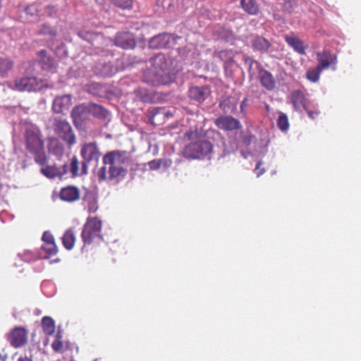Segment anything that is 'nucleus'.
<instances>
[{"label":"nucleus","mask_w":361,"mask_h":361,"mask_svg":"<svg viewBox=\"0 0 361 361\" xmlns=\"http://www.w3.org/2000/svg\"><path fill=\"white\" fill-rule=\"evenodd\" d=\"M247 99L245 98L244 99L241 103H240V110H241V112H243L244 111V109L247 107Z\"/></svg>","instance_id":"49530a36"},{"label":"nucleus","mask_w":361,"mask_h":361,"mask_svg":"<svg viewBox=\"0 0 361 361\" xmlns=\"http://www.w3.org/2000/svg\"><path fill=\"white\" fill-rule=\"evenodd\" d=\"M61 336L57 335L56 339L52 343V349L57 353H63L65 350L63 343L60 340Z\"/></svg>","instance_id":"79ce46f5"},{"label":"nucleus","mask_w":361,"mask_h":361,"mask_svg":"<svg viewBox=\"0 0 361 361\" xmlns=\"http://www.w3.org/2000/svg\"><path fill=\"white\" fill-rule=\"evenodd\" d=\"M114 44L124 49H133L136 45L134 35L130 32L118 33L114 39Z\"/></svg>","instance_id":"4468645a"},{"label":"nucleus","mask_w":361,"mask_h":361,"mask_svg":"<svg viewBox=\"0 0 361 361\" xmlns=\"http://www.w3.org/2000/svg\"><path fill=\"white\" fill-rule=\"evenodd\" d=\"M28 331L23 327H16L7 334V340L15 348L23 346L27 342Z\"/></svg>","instance_id":"9d476101"},{"label":"nucleus","mask_w":361,"mask_h":361,"mask_svg":"<svg viewBox=\"0 0 361 361\" xmlns=\"http://www.w3.org/2000/svg\"><path fill=\"white\" fill-rule=\"evenodd\" d=\"M82 167H83V169L85 170V167H86L85 162H82Z\"/></svg>","instance_id":"8fccbe9b"},{"label":"nucleus","mask_w":361,"mask_h":361,"mask_svg":"<svg viewBox=\"0 0 361 361\" xmlns=\"http://www.w3.org/2000/svg\"><path fill=\"white\" fill-rule=\"evenodd\" d=\"M306 111L307 112L309 117L312 119L315 118L319 114V112L317 111H310V110H307V109Z\"/></svg>","instance_id":"a18cd8bd"},{"label":"nucleus","mask_w":361,"mask_h":361,"mask_svg":"<svg viewBox=\"0 0 361 361\" xmlns=\"http://www.w3.org/2000/svg\"><path fill=\"white\" fill-rule=\"evenodd\" d=\"M98 206L97 204L96 201H92L90 202L88 205V211L89 212L94 213L97 210Z\"/></svg>","instance_id":"37998d69"},{"label":"nucleus","mask_w":361,"mask_h":361,"mask_svg":"<svg viewBox=\"0 0 361 361\" xmlns=\"http://www.w3.org/2000/svg\"><path fill=\"white\" fill-rule=\"evenodd\" d=\"M170 42V36L168 34H160L154 36L149 41V46L152 49L166 48Z\"/></svg>","instance_id":"a878e982"},{"label":"nucleus","mask_w":361,"mask_h":361,"mask_svg":"<svg viewBox=\"0 0 361 361\" xmlns=\"http://www.w3.org/2000/svg\"><path fill=\"white\" fill-rule=\"evenodd\" d=\"M214 123L224 131L237 130L243 127L240 121L231 116H221L215 120Z\"/></svg>","instance_id":"9b49d317"},{"label":"nucleus","mask_w":361,"mask_h":361,"mask_svg":"<svg viewBox=\"0 0 361 361\" xmlns=\"http://www.w3.org/2000/svg\"><path fill=\"white\" fill-rule=\"evenodd\" d=\"M135 93L137 97L143 102H149L150 101V97L146 90L137 88L135 90Z\"/></svg>","instance_id":"a19ab883"},{"label":"nucleus","mask_w":361,"mask_h":361,"mask_svg":"<svg viewBox=\"0 0 361 361\" xmlns=\"http://www.w3.org/2000/svg\"><path fill=\"white\" fill-rule=\"evenodd\" d=\"M116 7L123 10H130L133 8V0H110Z\"/></svg>","instance_id":"4c0bfd02"},{"label":"nucleus","mask_w":361,"mask_h":361,"mask_svg":"<svg viewBox=\"0 0 361 361\" xmlns=\"http://www.w3.org/2000/svg\"><path fill=\"white\" fill-rule=\"evenodd\" d=\"M46 80L39 79L35 76H24L15 80L14 88L18 91L36 92L49 87Z\"/></svg>","instance_id":"6e6552de"},{"label":"nucleus","mask_w":361,"mask_h":361,"mask_svg":"<svg viewBox=\"0 0 361 361\" xmlns=\"http://www.w3.org/2000/svg\"><path fill=\"white\" fill-rule=\"evenodd\" d=\"M291 103L295 111H302V110H307L308 104V99L305 96V94L299 90H296L291 93Z\"/></svg>","instance_id":"6ab92c4d"},{"label":"nucleus","mask_w":361,"mask_h":361,"mask_svg":"<svg viewBox=\"0 0 361 361\" xmlns=\"http://www.w3.org/2000/svg\"><path fill=\"white\" fill-rule=\"evenodd\" d=\"M102 161L104 166L97 173L100 181L109 180L118 183L124 179L128 172L127 164L130 161L126 152H109L104 155Z\"/></svg>","instance_id":"f257e3e1"},{"label":"nucleus","mask_w":361,"mask_h":361,"mask_svg":"<svg viewBox=\"0 0 361 361\" xmlns=\"http://www.w3.org/2000/svg\"><path fill=\"white\" fill-rule=\"evenodd\" d=\"M252 47L256 51L265 53L269 49L271 43L264 37L257 35L252 39Z\"/></svg>","instance_id":"bb28decb"},{"label":"nucleus","mask_w":361,"mask_h":361,"mask_svg":"<svg viewBox=\"0 0 361 361\" xmlns=\"http://www.w3.org/2000/svg\"><path fill=\"white\" fill-rule=\"evenodd\" d=\"M322 71L323 69H322L319 66H317L314 68H311L307 71L306 78L312 82H317L319 80Z\"/></svg>","instance_id":"c9c22d12"},{"label":"nucleus","mask_w":361,"mask_h":361,"mask_svg":"<svg viewBox=\"0 0 361 361\" xmlns=\"http://www.w3.org/2000/svg\"><path fill=\"white\" fill-rule=\"evenodd\" d=\"M277 126L282 131H286L289 128V122L287 116L281 113L277 120Z\"/></svg>","instance_id":"58836bf2"},{"label":"nucleus","mask_w":361,"mask_h":361,"mask_svg":"<svg viewBox=\"0 0 361 361\" xmlns=\"http://www.w3.org/2000/svg\"><path fill=\"white\" fill-rule=\"evenodd\" d=\"M317 61L322 69H327L337 63V56L329 50H323L317 53Z\"/></svg>","instance_id":"a211bd4d"},{"label":"nucleus","mask_w":361,"mask_h":361,"mask_svg":"<svg viewBox=\"0 0 361 361\" xmlns=\"http://www.w3.org/2000/svg\"><path fill=\"white\" fill-rule=\"evenodd\" d=\"M25 144L27 150L34 156L36 163L44 166L47 162V157L44 151V142L39 128L29 127L24 133Z\"/></svg>","instance_id":"7ed1b4c3"},{"label":"nucleus","mask_w":361,"mask_h":361,"mask_svg":"<svg viewBox=\"0 0 361 361\" xmlns=\"http://www.w3.org/2000/svg\"><path fill=\"white\" fill-rule=\"evenodd\" d=\"M38 56L44 69H51L55 66L54 59L48 56L47 51L41 50L38 53Z\"/></svg>","instance_id":"c756f323"},{"label":"nucleus","mask_w":361,"mask_h":361,"mask_svg":"<svg viewBox=\"0 0 361 361\" xmlns=\"http://www.w3.org/2000/svg\"><path fill=\"white\" fill-rule=\"evenodd\" d=\"M168 161H169V164H171V161H168L166 159H154L152 161H149L147 164L151 170H157L161 167L162 164H164V166H167L169 164Z\"/></svg>","instance_id":"ea45409f"},{"label":"nucleus","mask_w":361,"mask_h":361,"mask_svg":"<svg viewBox=\"0 0 361 361\" xmlns=\"http://www.w3.org/2000/svg\"><path fill=\"white\" fill-rule=\"evenodd\" d=\"M190 142L183 150L184 157L191 159H211L214 153L212 143L202 135L197 129H190L185 133Z\"/></svg>","instance_id":"f03ea898"},{"label":"nucleus","mask_w":361,"mask_h":361,"mask_svg":"<svg viewBox=\"0 0 361 361\" xmlns=\"http://www.w3.org/2000/svg\"><path fill=\"white\" fill-rule=\"evenodd\" d=\"M47 9L48 10V13L49 15H51L53 12H54V6L49 5L47 7Z\"/></svg>","instance_id":"de8ad7c7"},{"label":"nucleus","mask_w":361,"mask_h":361,"mask_svg":"<svg viewBox=\"0 0 361 361\" xmlns=\"http://www.w3.org/2000/svg\"><path fill=\"white\" fill-rule=\"evenodd\" d=\"M152 62L154 63V68L157 71V76H161L162 73H167L171 78V82L173 80V75L171 70L167 67L166 59L164 55L158 54L154 58L151 59Z\"/></svg>","instance_id":"412c9836"},{"label":"nucleus","mask_w":361,"mask_h":361,"mask_svg":"<svg viewBox=\"0 0 361 361\" xmlns=\"http://www.w3.org/2000/svg\"><path fill=\"white\" fill-rule=\"evenodd\" d=\"M250 62L248 73L250 78H252L255 74V70L258 71L259 79L262 85L267 90H273L276 86V81L273 75L268 71L264 69L259 63L251 59H247L246 62Z\"/></svg>","instance_id":"0eeeda50"},{"label":"nucleus","mask_w":361,"mask_h":361,"mask_svg":"<svg viewBox=\"0 0 361 361\" xmlns=\"http://www.w3.org/2000/svg\"><path fill=\"white\" fill-rule=\"evenodd\" d=\"M72 104V97L71 94H64L55 97L52 104V109L56 113H62L69 109Z\"/></svg>","instance_id":"aec40b11"},{"label":"nucleus","mask_w":361,"mask_h":361,"mask_svg":"<svg viewBox=\"0 0 361 361\" xmlns=\"http://www.w3.org/2000/svg\"><path fill=\"white\" fill-rule=\"evenodd\" d=\"M142 80L152 85H167L171 82V78L167 73H162L161 76H157V71L154 68V63L151 68L144 72Z\"/></svg>","instance_id":"1a4fd4ad"},{"label":"nucleus","mask_w":361,"mask_h":361,"mask_svg":"<svg viewBox=\"0 0 361 361\" xmlns=\"http://www.w3.org/2000/svg\"><path fill=\"white\" fill-rule=\"evenodd\" d=\"M90 114L89 106L84 104L76 106L71 111V118L75 126L80 124Z\"/></svg>","instance_id":"5701e85b"},{"label":"nucleus","mask_w":361,"mask_h":361,"mask_svg":"<svg viewBox=\"0 0 361 361\" xmlns=\"http://www.w3.org/2000/svg\"><path fill=\"white\" fill-rule=\"evenodd\" d=\"M60 199L68 202H75L80 198L79 189L73 185H68L61 189Z\"/></svg>","instance_id":"4be33fe9"},{"label":"nucleus","mask_w":361,"mask_h":361,"mask_svg":"<svg viewBox=\"0 0 361 361\" xmlns=\"http://www.w3.org/2000/svg\"><path fill=\"white\" fill-rule=\"evenodd\" d=\"M42 240L43 244L41 249L45 254L44 258L48 259L58 253V247L55 243L54 237L49 231L44 232Z\"/></svg>","instance_id":"f8f14e48"},{"label":"nucleus","mask_w":361,"mask_h":361,"mask_svg":"<svg viewBox=\"0 0 361 361\" xmlns=\"http://www.w3.org/2000/svg\"><path fill=\"white\" fill-rule=\"evenodd\" d=\"M285 40L296 52L300 54H305L308 46L300 38L295 36H286Z\"/></svg>","instance_id":"393cba45"},{"label":"nucleus","mask_w":361,"mask_h":361,"mask_svg":"<svg viewBox=\"0 0 361 361\" xmlns=\"http://www.w3.org/2000/svg\"><path fill=\"white\" fill-rule=\"evenodd\" d=\"M259 166H260V163H257V165H256L255 169H259Z\"/></svg>","instance_id":"3c124183"},{"label":"nucleus","mask_w":361,"mask_h":361,"mask_svg":"<svg viewBox=\"0 0 361 361\" xmlns=\"http://www.w3.org/2000/svg\"><path fill=\"white\" fill-rule=\"evenodd\" d=\"M102 223L98 217L87 218L81 233L83 241L82 252L97 248L104 242L102 232Z\"/></svg>","instance_id":"20e7f679"},{"label":"nucleus","mask_w":361,"mask_h":361,"mask_svg":"<svg viewBox=\"0 0 361 361\" xmlns=\"http://www.w3.org/2000/svg\"><path fill=\"white\" fill-rule=\"evenodd\" d=\"M79 161L78 158L74 156L70 160V163H65L63 169H60L55 166H46L40 170L41 173L47 178H53L57 176H63L68 173H71L72 177L78 175Z\"/></svg>","instance_id":"39448f33"},{"label":"nucleus","mask_w":361,"mask_h":361,"mask_svg":"<svg viewBox=\"0 0 361 361\" xmlns=\"http://www.w3.org/2000/svg\"><path fill=\"white\" fill-rule=\"evenodd\" d=\"M36 34L38 35H44L54 37L57 35V31L49 23H43L39 26L38 30L36 31Z\"/></svg>","instance_id":"f704fd0d"},{"label":"nucleus","mask_w":361,"mask_h":361,"mask_svg":"<svg viewBox=\"0 0 361 361\" xmlns=\"http://www.w3.org/2000/svg\"><path fill=\"white\" fill-rule=\"evenodd\" d=\"M78 35L82 39L91 43L96 49L100 48L99 46L95 43L96 42H99L105 41V38L103 35L85 30H79L78 32Z\"/></svg>","instance_id":"b1692460"},{"label":"nucleus","mask_w":361,"mask_h":361,"mask_svg":"<svg viewBox=\"0 0 361 361\" xmlns=\"http://www.w3.org/2000/svg\"><path fill=\"white\" fill-rule=\"evenodd\" d=\"M61 240L63 247L66 250H72L76 241V236L73 229L69 228L66 230L61 238Z\"/></svg>","instance_id":"cd10ccee"},{"label":"nucleus","mask_w":361,"mask_h":361,"mask_svg":"<svg viewBox=\"0 0 361 361\" xmlns=\"http://www.w3.org/2000/svg\"><path fill=\"white\" fill-rule=\"evenodd\" d=\"M42 327L44 334L51 336L55 332V322L50 317H44L42 319Z\"/></svg>","instance_id":"72a5a7b5"},{"label":"nucleus","mask_w":361,"mask_h":361,"mask_svg":"<svg viewBox=\"0 0 361 361\" xmlns=\"http://www.w3.org/2000/svg\"><path fill=\"white\" fill-rule=\"evenodd\" d=\"M80 153L86 162L98 160L101 155L96 142L84 143L81 147Z\"/></svg>","instance_id":"dca6fc26"},{"label":"nucleus","mask_w":361,"mask_h":361,"mask_svg":"<svg viewBox=\"0 0 361 361\" xmlns=\"http://www.w3.org/2000/svg\"><path fill=\"white\" fill-rule=\"evenodd\" d=\"M210 94L211 90L208 85L191 87L188 92V97L199 104L203 103Z\"/></svg>","instance_id":"2eb2a0df"},{"label":"nucleus","mask_w":361,"mask_h":361,"mask_svg":"<svg viewBox=\"0 0 361 361\" xmlns=\"http://www.w3.org/2000/svg\"><path fill=\"white\" fill-rule=\"evenodd\" d=\"M42 16V5L39 3H34L26 6L21 13V18L29 23H37Z\"/></svg>","instance_id":"ddd939ff"},{"label":"nucleus","mask_w":361,"mask_h":361,"mask_svg":"<svg viewBox=\"0 0 361 361\" xmlns=\"http://www.w3.org/2000/svg\"><path fill=\"white\" fill-rule=\"evenodd\" d=\"M90 113L98 118H105L107 116V111L100 105L95 104L89 106Z\"/></svg>","instance_id":"e433bc0d"},{"label":"nucleus","mask_w":361,"mask_h":361,"mask_svg":"<svg viewBox=\"0 0 361 361\" xmlns=\"http://www.w3.org/2000/svg\"><path fill=\"white\" fill-rule=\"evenodd\" d=\"M214 56L224 61L225 64H228L233 61L234 53L230 49L216 51L214 53Z\"/></svg>","instance_id":"473e14b6"},{"label":"nucleus","mask_w":361,"mask_h":361,"mask_svg":"<svg viewBox=\"0 0 361 361\" xmlns=\"http://www.w3.org/2000/svg\"><path fill=\"white\" fill-rule=\"evenodd\" d=\"M18 361H32L31 358H29L27 357H20L18 359Z\"/></svg>","instance_id":"09e8293b"},{"label":"nucleus","mask_w":361,"mask_h":361,"mask_svg":"<svg viewBox=\"0 0 361 361\" xmlns=\"http://www.w3.org/2000/svg\"><path fill=\"white\" fill-rule=\"evenodd\" d=\"M171 116L165 108L163 107H152L148 110L147 117L149 123L153 126H159L165 122L166 118Z\"/></svg>","instance_id":"f3484780"},{"label":"nucleus","mask_w":361,"mask_h":361,"mask_svg":"<svg viewBox=\"0 0 361 361\" xmlns=\"http://www.w3.org/2000/svg\"><path fill=\"white\" fill-rule=\"evenodd\" d=\"M53 129L62 140H63L69 147H71L76 143V136L71 124L65 119L54 118L53 120Z\"/></svg>","instance_id":"423d86ee"},{"label":"nucleus","mask_w":361,"mask_h":361,"mask_svg":"<svg viewBox=\"0 0 361 361\" xmlns=\"http://www.w3.org/2000/svg\"><path fill=\"white\" fill-rule=\"evenodd\" d=\"M14 66L13 61L9 58H0V76L5 78L8 75Z\"/></svg>","instance_id":"7c9ffc66"},{"label":"nucleus","mask_w":361,"mask_h":361,"mask_svg":"<svg viewBox=\"0 0 361 361\" xmlns=\"http://www.w3.org/2000/svg\"><path fill=\"white\" fill-rule=\"evenodd\" d=\"M48 148L51 153L57 156L63 154L64 152L63 145L55 137L49 138Z\"/></svg>","instance_id":"c85d7f7f"},{"label":"nucleus","mask_w":361,"mask_h":361,"mask_svg":"<svg viewBox=\"0 0 361 361\" xmlns=\"http://www.w3.org/2000/svg\"><path fill=\"white\" fill-rule=\"evenodd\" d=\"M254 138H255V136H253L252 135H245L243 137V142L246 145H249L251 144V142Z\"/></svg>","instance_id":"c03bdc74"},{"label":"nucleus","mask_w":361,"mask_h":361,"mask_svg":"<svg viewBox=\"0 0 361 361\" xmlns=\"http://www.w3.org/2000/svg\"><path fill=\"white\" fill-rule=\"evenodd\" d=\"M240 5L243 10L250 15H256L259 11L255 0H241Z\"/></svg>","instance_id":"2f4dec72"}]
</instances>
